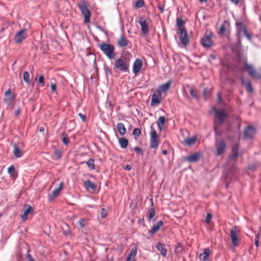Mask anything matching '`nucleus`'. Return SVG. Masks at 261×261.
Instances as JSON below:
<instances>
[{
    "label": "nucleus",
    "mask_w": 261,
    "mask_h": 261,
    "mask_svg": "<svg viewBox=\"0 0 261 261\" xmlns=\"http://www.w3.org/2000/svg\"><path fill=\"white\" fill-rule=\"evenodd\" d=\"M211 253V250L208 247L205 248L203 252L199 255V258L203 261L208 260V256Z\"/></svg>",
    "instance_id": "a878e982"
},
{
    "label": "nucleus",
    "mask_w": 261,
    "mask_h": 261,
    "mask_svg": "<svg viewBox=\"0 0 261 261\" xmlns=\"http://www.w3.org/2000/svg\"><path fill=\"white\" fill-rule=\"evenodd\" d=\"M148 220H150L152 219L155 214V211L154 208L153 207H151L148 211Z\"/></svg>",
    "instance_id": "58836bf2"
},
{
    "label": "nucleus",
    "mask_w": 261,
    "mask_h": 261,
    "mask_svg": "<svg viewBox=\"0 0 261 261\" xmlns=\"http://www.w3.org/2000/svg\"><path fill=\"white\" fill-rule=\"evenodd\" d=\"M5 95L6 96V97L5 98L4 101L9 104L12 103L15 99V97L13 96L12 92L10 89H9L5 92Z\"/></svg>",
    "instance_id": "412c9836"
},
{
    "label": "nucleus",
    "mask_w": 261,
    "mask_h": 261,
    "mask_svg": "<svg viewBox=\"0 0 261 261\" xmlns=\"http://www.w3.org/2000/svg\"><path fill=\"white\" fill-rule=\"evenodd\" d=\"M185 24V21L181 18H176V26L178 28L177 34L179 36L181 43L186 47L189 43V40L187 31L184 27Z\"/></svg>",
    "instance_id": "f257e3e1"
},
{
    "label": "nucleus",
    "mask_w": 261,
    "mask_h": 261,
    "mask_svg": "<svg viewBox=\"0 0 261 261\" xmlns=\"http://www.w3.org/2000/svg\"><path fill=\"white\" fill-rule=\"evenodd\" d=\"M124 261H134V259H130V256H127L126 259Z\"/></svg>",
    "instance_id": "774afa93"
},
{
    "label": "nucleus",
    "mask_w": 261,
    "mask_h": 261,
    "mask_svg": "<svg viewBox=\"0 0 261 261\" xmlns=\"http://www.w3.org/2000/svg\"><path fill=\"white\" fill-rule=\"evenodd\" d=\"M64 234L65 236H69L71 234V231L69 229H67L64 231Z\"/></svg>",
    "instance_id": "e2e57ef3"
},
{
    "label": "nucleus",
    "mask_w": 261,
    "mask_h": 261,
    "mask_svg": "<svg viewBox=\"0 0 261 261\" xmlns=\"http://www.w3.org/2000/svg\"><path fill=\"white\" fill-rule=\"evenodd\" d=\"M150 139L149 147L150 148L156 149L160 144V138L156 130L151 126Z\"/></svg>",
    "instance_id": "0eeeda50"
},
{
    "label": "nucleus",
    "mask_w": 261,
    "mask_h": 261,
    "mask_svg": "<svg viewBox=\"0 0 261 261\" xmlns=\"http://www.w3.org/2000/svg\"><path fill=\"white\" fill-rule=\"evenodd\" d=\"M137 254V248L136 247H133L130 252V253L128 255V256H130V259H134V258L136 256Z\"/></svg>",
    "instance_id": "37998d69"
},
{
    "label": "nucleus",
    "mask_w": 261,
    "mask_h": 261,
    "mask_svg": "<svg viewBox=\"0 0 261 261\" xmlns=\"http://www.w3.org/2000/svg\"><path fill=\"white\" fill-rule=\"evenodd\" d=\"M107 215V211L105 208H102L101 209V212H100V217L102 219H104L106 217Z\"/></svg>",
    "instance_id": "3c124183"
},
{
    "label": "nucleus",
    "mask_w": 261,
    "mask_h": 261,
    "mask_svg": "<svg viewBox=\"0 0 261 261\" xmlns=\"http://www.w3.org/2000/svg\"><path fill=\"white\" fill-rule=\"evenodd\" d=\"M210 90L207 88H204L203 91V97L205 100L210 96Z\"/></svg>",
    "instance_id": "a18cd8bd"
},
{
    "label": "nucleus",
    "mask_w": 261,
    "mask_h": 261,
    "mask_svg": "<svg viewBox=\"0 0 261 261\" xmlns=\"http://www.w3.org/2000/svg\"><path fill=\"white\" fill-rule=\"evenodd\" d=\"M62 140L63 143L66 145L69 143L68 136L67 133L64 132L62 134Z\"/></svg>",
    "instance_id": "ea45409f"
},
{
    "label": "nucleus",
    "mask_w": 261,
    "mask_h": 261,
    "mask_svg": "<svg viewBox=\"0 0 261 261\" xmlns=\"http://www.w3.org/2000/svg\"><path fill=\"white\" fill-rule=\"evenodd\" d=\"M55 155L57 160L60 159L62 157V152L60 149H57L55 151Z\"/></svg>",
    "instance_id": "de8ad7c7"
},
{
    "label": "nucleus",
    "mask_w": 261,
    "mask_h": 261,
    "mask_svg": "<svg viewBox=\"0 0 261 261\" xmlns=\"http://www.w3.org/2000/svg\"><path fill=\"white\" fill-rule=\"evenodd\" d=\"M145 5L144 0H138L135 4V7L136 8H141Z\"/></svg>",
    "instance_id": "c03bdc74"
},
{
    "label": "nucleus",
    "mask_w": 261,
    "mask_h": 261,
    "mask_svg": "<svg viewBox=\"0 0 261 261\" xmlns=\"http://www.w3.org/2000/svg\"><path fill=\"white\" fill-rule=\"evenodd\" d=\"M103 69H104L105 74L107 76L111 74V71L110 68L106 64H105L104 65Z\"/></svg>",
    "instance_id": "8fccbe9b"
},
{
    "label": "nucleus",
    "mask_w": 261,
    "mask_h": 261,
    "mask_svg": "<svg viewBox=\"0 0 261 261\" xmlns=\"http://www.w3.org/2000/svg\"><path fill=\"white\" fill-rule=\"evenodd\" d=\"M98 46L109 60H112L115 58L116 54L115 51V48L113 45L103 42L99 44Z\"/></svg>",
    "instance_id": "20e7f679"
},
{
    "label": "nucleus",
    "mask_w": 261,
    "mask_h": 261,
    "mask_svg": "<svg viewBox=\"0 0 261 261\" xmlns=\"http://www.w3.org/2000/svg\"><path fill=\"white\" fill-rule=\"evenodd\" d=\"M184 250L182 244L181 243H178L175 247L174 252L176 254H180Z\"/></svg>",
    "instance_id": "4c0bfd02"
},
{
    "label": "nucleus",
    "mask_w": 261,
    "mask_h": 261,
    "mask_svg": "<svg viewBox=\"0 0 261 261\" xmlns=\"http://www.w3.org/2000/svg\"><path fill=\"white\" fill-rule=\"evenodd\" d=\"M79 117L81 118V119L82 120L83 122H85L86 120V117L85 115L80 113L79 114Z\"/></svg>",
    "instance_id": "13d9d810"
},
{
    "label": "nucleus",
    "mask_w": 261,
    "mask_h": 261,
    "mask_svg": "<svg viewBox=\"0 0 261 261\" xmlns=\"http://www.w3.org/2000/svg\"><path fill=\"white\" fill-rule=\"evenodd\" d=\"M230 238L232 241L231 247L234 248L239 246L240 240L239 239V234L237 233V226L233 227L230 231Z\"/></svg>",
    "instance_id": "9d476101"
},
{
    "label": "nucleus",
    "mask_w": 261,
    "mask_h": 261,
    "mask_svg": "<svg viewBox=\"0 0 261 261\" xmlns=\"http://www.w3.org/2000/svg\"><path fill=\"white\" fill-rule=\"evenodd\" d=\"M51 90L53 92H55L56 90L57 86L55 83H51L50 84Z\"/></svg>",
    "instance_id": "4d7b16f0"
},
{
    "label": "nucleus",
    "mask_w": 261,
    "mask_h": 261,
    "mask_svg": "<svg viewBox=\"0 0 261 261\" xmlns=\"http://www.w3.org/2000/svg\"><path fill=\"white\" fill-rule=\"evenodd\" d=\"M167 121V119L164 116H160L157 122L158 127L160 131L164 129L163 126L165 124V122Z\"/></svg>",
    "instance_id": "c85d7f7f"
},
{
    "label": "nucleus",
    "mask_w": 261,
    "mask_h": 261,
    "mask_svg": "<svg viewBox=\"0 0 261 261\" xmlns=\"http://www.w3.org/2000/svg\"><path fill=\"white\" fill-rule=\"evenodd\" d=\"M215 147L216 149L215 155L216 156H220L222 155L226 150V143L224 140H218L217 139H216Z\"/></svg>",
    "instance_id": "6e6552de"
},
{
    "label": "nucleus",
    "mask_w": 261,
    "mask_h": 261,
    "mask_svg": "<svg viewBox=\"0 0 261 261\" xmlns=\"http://www.w3.org/2000/svg\"><path fill=\"white\" fill-rule=\"evenodd\" d=\"M23 213L21 215V218L23 221H25L27 219V216L31 213H33V208L30 204H25L23 206Z\"/></svg>",
    "instance_id": "f3484780"
},
{
    "label": "nucleus",
    "mask_w": 261,
    "mask_h": 261,
    "mask_svg": "<svg viewBox=\"0 0 261 261\" xmlns=\"http://www.w3.org/2000/svg\"><path fill=\"white\" fill-rule=\"evenodd\" d=\"M129 60L124 58H119L115 61L114 64V70L118 69L123 72H129Z\"/></svg>",
    "instance_id": "39448f33"
},
{
    "label": "nucleus",
    "mask_w": 261,
    "mask_h": 261,
    "mask_svg": "<svg viewBox=\"0 0 261 261\" xmlns=\"http://www.w3.org/2000/svg\"><path fill=\"white\" fill-rule=\"evenodd\" d=\"M143 66V62L140 59H137L134 64L133 67V72L137 74L141 70L142 67Z\"/></svg>",
    "instance_id": "6ab92c4d"
},
{
    "label": "nucleus",
    "mask_w": 261,
    "mask_h": 261,
    "mask_svg": "<svg viewBox=\"0 0 261 261\" xmlns=\"http://www.w3.org/2000/svg\"><path fill=\"white\" fill-rule=\"evenodd\" d=\"M78 224L80 225V226L83 228L86 226V220L84 219H81L79 222Z\"/></svg>",
    "instance_id": "603ef678"
},
{
    "label": "nucleus",
    "mask_w": 261,
    "mask_h": 261,
    "mask_svg": "<svg viewBox=\"0 0 261 261\" xmlns=\"http://www.w3.org/2000/svg\"><path fill=\"white\" fill-rule=\"evenodd\" d=\"M197 139V138L196 136H193L191 138H188L185 139V142L187 145H191L196 142Z\"/></svg>",
    "instance_id": "c9c22d12"
},
{
    "label": "nucleus",
    "mask_w": 261,
    "mask_h": 261,
    "mask_svg": "<svg viewBox=\"0 0 261 261\" xmlns=\"http://www.w3.org/2000/svg\"><path fill=\"white\" fill-rule=\"evenodd\" d=\"M84 163H86L90 170H94L95 169L94 160L93 159L90 158L87 161L82 163V164Z\"/></svg>",
    "instance_id": "f704fd0d"
},
{
    "label": "nucleus",
    "mask_w": 261,
    "mask_h": 261,
    "mask_svg": "<svg viewBox=\"0 0 261 261\" xmlns=\"http://www.w3.org/2000/svg\"><path fill=\"white\" fill-rule=\"evenodd\" d=\"M77 7L80 10L82 15L84 16L85 23H89L91 16V12L87 8L86 1H83L80 3L78 4Z\"/></svg>",
    "instance_id": "423d86ee"
},
{
    "label": "nucleus",
    "mask_w": 261,
    "mask_h": 261,
    "mask_svg": "<svg viewBox=\"0 0 261 261\" xmlns=\"http://www.w3.org/2000/svg\"><path fill=\"white\" fill-rule=\"evenodd\" d=\"M29 250L28 251V253L27 254V261H35L31 256V255L29 253Z\"/></svg>",
    "instance_id": "bf43d9fd"
},
{
    "label": "nucleus",
    "mask_w": 261,
    "mask_h": 261,
    "mask_svg": "<svg viewBox=\"0 0 261 261\" xmlns=\"http://www.w3.org/2000/svg\"><path fill=\"white\" fill-rule=\"evenodd\" d=\"M106 107L109 108L111 111H112L113 104L111 100H107L106 102Z\"/></svg>",
    "instance_id": "5fc2aeb1"
},
{
    "label": "nucleus",
    "mask_w": 261,
    "mask_h": 261,
    "mask_svg": "<svg viewBox=\"0 0 261 261\" xmlns=\"http://www.w3.org/2000/svg\"><path fill=\"white\" fill-rule=\"evenodd\" d=\"M8 172L12 179H15L16 178L17 173L13 165H11L8 168Z\"/></svg>",
    "instance_id": "2f4dec72"
},
{
    "label": "nucleus",
    "mask_w": 261,
    "mask_h": 261,
    "mask_svg": "<svg viewBox=\"0 0 261 261\" xmlns=\"http://www.w3.org/2000/svg\"><path fill=\"white\" fill-rule=\"evenodd\" d=\"M210 57L212 59H213V60H214V59H215L216 58V55H214V54H210Z\"/></svg>",
    "instance_id": "69168bd1"
},
{
    "label": "nucleus",
    "mask_w": 261,
    "mask_h": 261,
    "mask_svg": "<svg viewBox=\"0 0 261 261\" xmlns=\"http://www.w3.org/2000/svg\"><path fill=\"white\" fill-rule=\"evenodd\" d=\"M84 185L87 190L91 189L95 191L96 188V185L90 180L85 181L84 182Z\"/></svg>",
    "instance_id": "7c9ffc66"
},
{
    "label": "nucleus",
    "mask_w": 261,
    "mask_h": 261,
    "mask_svg": "<svg viewBox=\"0 0 261 261\" xmlns=\"http://www.w3.org/2000/svg\"><path fill=\"white\" fill-rule=\"evenodd\" d=\"M117 128L118 133L121 135H124L126 132V129L124 125V124L121 123L119 122L117 124Z\"/></svg>",
    "instance_id": "72a5a7b5"
},
{
    "label": "nucleus",
    "mask_w": 261,
    "mask_h": 261,
    "mask_svg": "<svg viewBox=\"0 0 261 261\" xmlns=\"http://www.w3.org/2000/svg\"><path fill=\"white\" fill-rule=\"evenodd\" d=\"M212 218V215L210 213H207L205 221L206 224H210Z\"/></svg>",
    "instance_id": "864d4df0"
},
{
    "label": "nucleus",
    "mask_w": 261,
    "mask_h": 261,
    "mask_svg": "<svg viewBox=\"0 0 261 261\" xmlns=\"http://www.w3.org/2000/svg\"><path fill=\"white\" fill-rule=\"evenodd\" d=\"M13 148H14V154L15 157L18 158H20L23 155V152L20 149L18 145L14 143L13 144Z\"/></svg>",
    "instance_id": "c756f323"
},
{
    "label": "nucleus",
    "mask_w": 261,
    "mask_h": 261,
    "mask_svg": "<svg viewBox=\"0 0 261 261\" xmlns=\"http://www.w3.org/2000/svg\"><path fill=\"white\" fill-rule=\"evenodd\" d=\"M37 78L38 83L41 86H44L45 85L44 76L42 74L39 75L38 74H37L35 80H37Z\"/></svg>",
    "instance_id": "e433bc0d"
},
{
    "label": "nucleus",
    "mask_w": 261,
    "mask_h": 261,
    "mask_svg": "<svg viewBox=\"0 0 261 261\" xmlns=\"http://www.w3.org/2000/svg\"><path fill=\"white\" fill-rule=\"evenodd\" d=\"M259 234L260 233H259L255 235V240H257V241H259Z\"/></svg>",
    "instance_id": "338daca9"
},
{
    "label": "nucleus",
    "mask_w": 261,
    "mask_h": 261,
    "mask_svg": "<svg viewBox=\"0 0 261 261\" xmlns=\"http://www.w3.org/2000/svg\"><path fill=\"white\" fill-rule=\"evenodd\" d=\"M213 34L211 32L208 34H205L201 39V43L204 47L209 48L211 47L213 43L212 40Z\"/></svg>",
    "instance_id": "9b49d317"
},
{
    "label": "nucleus",
    "mask_w": 261,
    "mask_h": 261,
    "mask_svg": "<svg viewBox=\"0 0 261 261\" xmlns=\"http://www.w3.org/2000/svg\"><path fill=\"white\" fill-rule=\"evenodd\" d=\"M171 83L172 81H168L167 83H165L164 84L160 85L159 88V89H158V90H160L161 92V91L163 92H166L169 89Z\"/></svg>",
    "instance_id": "cd10ccee"
},
{
    "label": "nucleus",
    "mask_w": 261,
    "mask_h": 261,
    "mask_svg": "<svg viewBox=\"0 0 261 261\" xmlns=\"http://www.w3.org/2000/svg\"><path fill=\"white\" fill-rule=\"evenodd\" d=\"M23 80L25 82H26L28 84L30 83V74L28 71H24L23 73Z\"/></svg>",
    "instance_id": "a19ab883"
},
{
    "label": "nucleus",
    "mask_w": 261,
    "mask_h": 261,
    "mask_svg": "<svg viewBox=\"0 0 261 261\" xmlns=\"http://www.w3.org/2000/svg\"><path fill=\"white\" fill-rule=\"evenodd\" d=\"M164 224L163 221L160 220L158 221L155 224L153 225L151 229L149 231V234H154L155 232L158 231L160 228L163 226Z\"/></svg>",
    "instance_id": "b1692460"
},
{
    "label": "nucleus",
    "mask_w": 261,
    "mask_h": 261,
    "mask_svg": "<svg viewBox=\"0 0 261 261\" xmlns=\"http://www.w3.org/2000/svg\"><path fill=\"white\" fill-rule=\"evenodd\" d=\"M134 150L136 152V153L138 155H143V152L141 148L139 147L138 146H136L134 148Z\"/></svg>",
    "instance_id": "09e8293b"
},
{
    "label": "nucleus",
    "mask_w": 261,
    "mask_h": 261,
    "mask_svg": "<svg viewBox=\"0 0 261 261\" xmlns=\"http://www.w3.org/2000/svg\"><path fill=\"white\" fill-rule=\"evenodd\" d=\"M241 80L242 82V83L243 84L245 85L246 89L247 91L249 92L250 93H252L253 92V88L252 87L251 83L249 79H247L245 80L243 77H241Z\"/></svg>",
    "instance_id": "5701e85b"
},
{
    "label": "nucleus",
    "mask_w": 261,
    "mask_h": 261,
    "mask_svg": "<svg viewBox=\"0 0 261 261\" xmlns=\"http://www.w3.org/2000/svg\"><path fill=\"white\" fill-rule=\"evenodd\" d=\"M244 65L245 69L252 77L256 80L261 78L260 74L256 71L252 65L249 64L246 61L244 62Z\"/></svg>",
    "instance_id": "1a4fd4ad"
},
{
    "label": "nucleus",
    "mask_w": 261,
    "mask_h": 261,
    "mask_svg": "<svg viewBox=\"0 0 261 261\" xmlns=\"http://www.w3.org/2000/svg\"><path fill=\"white\" fill-rule=\"evenodd\" d=\"M200 158V153L195 152L192 154L187 156L185 158V160L190 162H196Z\"/></svg>",
    "instance_id": "393cba45"
},
{
    "label": "nucleus",
    "mask_w": 261,
    "mask_h": 261,
    "mask_svg": "<svg viewBox=\"0 0 261 261\" xmlns=\"http://www.w3.org/2000/svg\"><path fill=\"white\" fill-rule=\"evenodd\" d=\"M64 183L63 181L60 182L59 187L53 191L51 194H49L48 197V200L50 202L55 199L58 196L61 191L63 188Z\"/></svg>",
    "instance_id": "2eb2a0df"
},
{
    "label": "nucleus",
    "mask_w": 261,
    "mask_h": 261,
    "mask_svg": "<svg viewBox=\"0 0 261 261\" xmlns=\"http://www.w3.org/2000/svg\"><path fill=\"white\" fill-rule=\"evenodd\" d=\"M138 224H143V225H144V219L142 218L141 219H139L138 221Z\"/></svg>",
    "instance_id": "0e129e2a"
},
{
    "label": "nucleus",
    "mask_w": 261,
    "mask_h": 261,
    "mask_svg": "<svg viewBox=\"0 0 261 261\" xmlns=\"http://www.w3.org/2000/svg\"><path fill=\"white\" fill-rule=\"evenodd\" d=\"M27 38L26 30L21 29L18 31L14 36V41L16 44L21 43Z\"/></svg>",
    "instance_id": "4468645a"
},
{
    "label": "nucleus",
    "mask_w": 261,
    "mask_h": 261,
    "mask_svg": "<svg viewBox=\"0 0 261 261\" xmlns=\"http://www.w3.org/2000/svg\"><path fill=\"white\" fill-rule=\"evenodd\" d=\"M212 112H214L215 114L214 119V129L215 133V136H216L218 135V127L223 124L227 115L224 109L218 110L216 108L213 107L211 111V113H212Z\"/></svg>",
    "instance_id": "f03ea898"
},
{
    "label": "nucleus",
    "mask_w": 261,
    "mask_h": 261,
    "mask_svg": "<svg viewBox=\"0 0 261 261\" xmlns=\"http://www.w3.org/2000/svg\"><path fill=\"white\" fill-rule=\"evenodd\" d=\"M256 133L255 128L251 126H247L244 130L243 135L245 139H252Z\"/></svg>",
    "instance_id": "ddd939ff"
},
{
    "label": "nucleus",
    "mask_w": 261,
    "mask_h": 261,
    "mask_svg": "<svg viewBox=\"0 0 261 261\" xmlns=\"http://www.w3.org/2000/svg\"><path fill=\"white\" fill-rule=\"evenodd\" d=\"M118 142L120 147L123 149L126 148L128 145V141L125 138L122 137L119 138L118 139Z\"/></svg>",
    "instance_id": "473e14b6"
},
{
    "label": "nucleus",
    "mask_w": 261,
    "mask_h": 261,
    "mask_svg": "<svg viewBox=\"0 0 261 261\" xmlns=\"http://www.w3.org/2000/svg\"><path fill=\"white\" fill-rule=\"evenodd\" d=\"M230 27V22L228 20L224 21L223 23L221 24L219 31L218 32V34L220 35H225L227 36L229 34V28Z\"/></svg>",
    "instance_id": "f8f14e48"
},
{
    "label": "nucleus",
    "mask_w": 261,
    "mask_h": 261,
    "mask_svg": "<svg viewBox=\"0 0 261 261\" xmlns=\"http://www.w3.org/2000/svg\"><path fill=\"white\" fill-rule=\"evenodd\" d=\"M21 113V109L20 108H18L15 111V117H18Z\"/></svg>",
    "instance_id": "052dcab7"
},
{
    "label": "nucleus",
    "mask_w": 261,
    "mask_h": 261,
    "mask_svg": "<svg viewBox=\"0 0 261 261\" xmlns=\"http://www.w3.org/2000/svg\"><path fill=\"white\" fill-rule=\"evenodd\" d=\"M141 133V130L139 128H135L133 132V134L134 136L135 139L137 140L138 138L140 136Z\"/></svg>",
    "instance_id": "79ce46f5"
},
{
    "label": "nucleus",
    "mask_w": 261,
    "mask_h": 261,
    "mask_svg": "<svg viewBox=\"0 0 261 261\" xmlns=\"http://www.w3.org/2000/svg\"><path fill=\"white\" fill-rule=\"evenodd\" d=\"M140 24L141 27V31L144 35H147L149 33L148 25L145 20H140Z\"/></svg>",
    "instance_id": "bb28decb"
},
{
    "label": "nucleus",
    "mask_w": 261,
    "mask_h": 261,
    "mask_svg": "<svg viewBox=\"0 0 261 261\" xmlns=\"http://www.w3.org/2000/svg\"><path fill=\"white\" fill-rule=\"evenodd\" d=\"M132 167L130 165H127L124 167V169L126 170L129 171L132 169Z\"/></svg>",
    "instance_id": "680f3d73"
},
{
    "label": "nucleus",
    "mask_w": 261,
    "mask_h": 261,
    "mask_svg": "<svg viewBox=\"0 0 261 261\" xmlns=\"http://www.w3.org/2000/svg\"><path fill=\"white\" fill-rule=\"evenodd\" d=\"M161 97V92L160 90H156L152 96L151 105H158L161 103L160 98Z\"/></svg>",
    "instance_id": "a211bd4d"
},
{
    "label": "nucleus",
    "mask_w": 261,
    "mask_h": 261,
    "mask_svg": "<svg viewBox=\"0 0 261 261\" xmlns=\"http://www.w3.org/2000/svg\"><path fill=\"white\" fill-rule=\"evenodd\" d=\"M235 25L238 42L239 43H241L240 36L242 33H243L244 35L248 40H251L252 34L251 32L247 31V27L246 24L243 22V21H237L235 23Z\"/></svg>",
    "instance_id": "7ed1b4c3"
},
{
    "label": "nucleus",
    "mask_w": 261,
    "mask_h": 261,
    "mask_svg": "<svg viewBox=\"0 0 261 261\" xmlns=\"http://www.w3.org/2000/svg\"><path fill=\"white\" fill-rule=\"evenodd\" d=\"M156 248L160 252V253L163 257H166L167 255V250L165 248V245L159 242L155 246Z\"/></svg>",
    "instance_id": "4be33fe9"
},
{
    "label": "nucleus",
    "mask_w": 261,
    "mask_h": 261,
    "mask_svg": "<svg viewBox=\"0 0 261 261\" xmlns=\"http://www.w3.org/2000/svg\"><path fill=\"white\" fill-rule=\"evenodd\" d=\"M157 8H158V9L160 11V12L162 13L164 12V8H165L164 4H159L157 5Z\"/></svg>",
    "instance_id": "6e6d98bb"
},
{
    "label": "nucleus",
    "mask_w": 261,
    "mask_h": 261,
    "mask_svg": "<svg viewBox=\"0 0 261 261\" xmlns=\"http://www.w3.org/2000/svg\"><path fill=\"white\" fill-rule=\"evenodd\" d=\"M190 93L193 98H194L195 99H198V97L196 94V90H194V89L193 88H191V89L190 90Z\"/></svg>",
    "instance_id": "49530a36"
},
{
    "label": "nucleus",
    "mask_w": 261,
    "mask_h": 261,
    "mask_svg": "<svg viewBox=\"0 0 261 261\" xmlns=\"http://www.w3.org/2000/svg\"><path fill=\"white\" fill-rule=\"evenodd\" d=\"M117 44L120 47H124L129 45L130 47L132 43L130 41L128 40L125 36L122 34L117 40Z\"/></svg>",
    "instance_id": "dca6fc26"
},
{
    "label": "nucleus",
    "mask_w": 261,
    "mask_h": 261,
    "mask_svg": "<svg viewBox=\"0 0 261 261\" xmlns=\"http://www.w3.org/2000/svg\"><path fill=\"white\" fill-rule=\"evenodd\" d=\"M239 144H237L235 146L232 147L231 154L229 155L228 158L229 159L236 161L237 158L239 156Z\"/></svg>",
    "instance_id": "aec40b11"
}]
</instances>
